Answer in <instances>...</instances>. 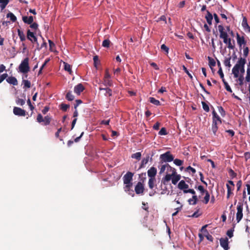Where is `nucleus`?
<instances>
[{"label":"nucleus","mask_w":250,"mask_h":250,"mask_svg":"<svg viewBox=\"0 0 250 250\" xmlns=\"http://www.w3.org/2000/svg\"><path fill=\"white\" fill-rule=\"evenodd\" d=\"M218 30L220 33L219 37L221 39H223L225 43L228 45V47L229 49H233L234 46L231 44V39L229 38L228 33L225 31L224 27L222 25H218Z\"/></svg>","instance_id":"nucleus-1"},{"label":"nucleus","mask_w":250,"mask_h":250,"mask_svg":"<svg viewBox=\"0 0 250 250\" xmlns=\"http://www.w3.org/2000/svg\"><path fill=\"white\" fill-rule=\"evenodd\" d=\"M246 63V60L245 58L242 57L239 58L238 61L232 69V73L234 78H237L239 77V70L241 69V68L245 67Z\"/></svg>","instance_id":"nucleus-2"},{"label":"nucleus","mask_w":250,"mask_h":250,"mask_svg":"<svg viewBox=\"0 0 250 250\" xmlns=\"http://www.w3.org/2000/svg\"><path fill=\"white\" fill-rule=\"evenodd\" d=\"M29 70V58L27 57L22 60L19 65L18 71L22 73H27Z\"/></svg>","instance_id":"nucleus-3"},{"label":"nucleus","mask_w":250,"mask_h":250,"mask_svg":"<svg viewBox=\"0 0 250 250\" xmlns=\"http://www.w3.org/2000/svg\"><path fill=\"white\" fill-rule=\"evenodd\" d=\"M174 159V156L171 154L170 151L162 154L160 156L159 163L163 164L164 163H168L172 162Z\"/></svg>","instance_id":"nucleus-4"},{"label":"nucleus","mask_w":250,"mask_h":250,"mask_svg":"<svg viewBox=\"0 0 250 250\" xmlns=\"http://www.w3.org/2000/svg\"><path fill=\"white\" fill-rule=\"evenodd\" d=\"M51 121V117L50 116L47 115L44 118L41 113H39L37 117V121L40 124L43 125H47L50 124Z\"/></svg>","instance_id":"nucleus-5"},{"label":"nucleus","mask_w":250,"mask_h":250,"mask_svg":"<svg viewBox=\"0 0 250 250\" xmlns=\"http://www.w3.org/2000/svg\"><path fill=\"white\" fill-rule=\"evenodd\" d=\"M243 205L242 203L239 202L237 206V213H236V220L237 223H239L242 219L243 216Z\"/></svg>","instance_id":"nucleus-6"},{"label":"nucleus","mask_w":250,"mask_h":250,"mask_svg":"<svg viewBox=\"0 0 250 250\" xmlns=\"http://www.w3.org/2000/svg\"><path fill=\"white\" fill-rule=\"evenodd\" d=\"M134 175V173L128 171L127 173L123 176V179L124 184H132V181L133 180V176Z\"/></svg>","instance_id":"nucleus-7"},{"label":"nucleus","mask_w":250,"mask_h":250,"mask_svg":"<svg viewBox=\"0 0 250 250\" xmlns=\"http://www.w3.org/2000/svg\"><path fill=\"white\" fill-rule=\"evenodd\" d=\"M145 190L144 185L141 182H138L135 187L134 191L137 194H144Z\"/></svg>","instance_id":"nucleus-8"},{"label":"nucleus","mask_w":250,"mask_h":250,"mask_svg":"<svg viewBox=\"0 0 250 250\" xmlns=\"http://www.w3.org/2000/svg\"><path fill=\"white\" fill-rule=\"evenodd\" d=\"M13 113L17 116H25L26 115V111L21 108L14 107L13 108Z\"/></svg>","instance_id":"nucleus-9"},{"label":"nucleus","mask_w":250,"mask_h":250,"mask_svg":"<svg viewBox=\"0 0 250 250\" xmlns=\"http://www.w3.org/2000/svg\"><path fill=\"white\" fill-rule=\"evenodd\" d=\"M211 108L213 109L212 114V122L218 123L219 124H222V119L219 116V115L217 114L216 112L215 111L214 108L213 106H211Z\"/></svg>","instance_id":"nucleus-10"},{"label":"nucleus","mask_w":250,"mask_h":250,"mask_svg":"<svg viewBox=\"0 0 250 250\" xmlns=\"http://www.w3.org/2000/svg\"><path fill=\"white\" fill-rule=\"evenodd\" d=\"M220 243L221 246L225 250H229V240L227 237L221 238L220 239Z\"/></svg>","instance_id":"nucleus-11"},{"label":"nucleus","mask_w":250,"mask_h":250,"mask_svg":"<svg viewBox=\"0 0 250 250\" xmlns=\"http://www.w3.org/2000/svg\"><path fill=\"white\" fill-rule=\"evenodd\" d=\"M125 185V186L124 188L125 191L128 194L130 195L132 197H134L135 195L134 191L131 189L133 184Z\"/></svg>","instance_id":"nucleus-12"},{"label":"nucleus","mask_w":250,"mask_h":250,"mask_svg":"<svg viewBox=\"0 0 250 250\" xmlns=\"http://www.w3.org/2000/svg\"><path fill=\"white\" fill-rule=\"evenodd\" d=\"M84 89V87L82 83H79L74 87V91L77 95H79Z\"/></svg>","instance_id":"nucleus-13"},{"label":"nucleus","mask_w":250,"mask_h":250,"mask_svg":"<svg viewBox=\"0 0 250 250\" xmlns=\"http://www.w3.org/2000/svg\"><path fill=\"white\" fill-rule=\"evenodd\" d=\"M157 174L156 168L152 167L147 171V175L149 178H155V176Z\"/></svg>","instance_id":"nucleus-14"},{"label":"nucleus","mask_w":250,"mask_h":250,"mask_svg":"<svg viewBox=\"0 0 250 250\" xmlns=\"http://www.w3.org/2000/svg\"><path fill=\"white\" fill-rule=\"evenodd\" d=\"M242 25L246 32L250 33V27L248 25L247 18L245 17L243 18Z\"/></svg>","instance_id":"nucleus-15"},{"label":"nucleus","mask_w":250,"mask_h":250,"mask_svg":"<svg viewBox=\"0 0 250 250\" xmlns=\"http://www.w3.org/2000/svg\"><path fill=\"white\" fill-rule=\"evenodd\" d=\"M100 91H104L105 92L104 95L106 97H110L112 95V91L109 88H103L102 87H99Z\"/></svg>","instance_id":"nucleus-16"},{"label":"nucleus","mask_w":250,"mask_h":250,"mask_svg":"<svg viewBox=\"0 0 250 250\" xmlns=\"http://www.w3.org/2000/svg\"><path fill=\"white\" fill-rule=\"evenodd\" d=\"M22 19L25 23H27L28 24H31L34 21L33 17L31 16L29 17L23 16L22 17Z\"/></svg>","instance_id":"nucleus-17"},{"label":"nucleus","mask_w":250,"mask_h":250,"mask_svg":"<svg viewBox=\"0 0 250 250\" xmlns=\"http://www.w3.org/2000/svg\"><path fill=\"white\" fill-rule=\"evenodd\" d=\"M6 81L10 84L14 85H17L18 84L17 79L13 76L9 77L6 79Z\"/></svg>","instance_id":"nucleus-18"},{"label":"nucleus","mask_w":250,"mask_h":250,"mask_svg":"<svg viewBox=\"0 0 250 250\" xmlns=\"http://www.w3.org/2000/svg\"><path fill=\"white\" fill-rule=\"evenodd\" d=\"M178 188L181 190L188 189V185L184 180H181L178 185Z\"/></svg>","instance_id":"nucleus-19"},{"label":"nucleus","mask_w":250,"mask_h":250,"mask_svg":"<svg viewBox=\"0 0 250 250\" xmlns=\"http://www.w3.org/2000/svg\"><path fill=\"white\" fill-rule=\"evenodd\" d=\"M205 18L207 20L208 23L209 25H211L212 21L213 19V16L208 11H207V15L206 16Z\"/></svg>","instance_id":"nucleus-20"},{"label":"nucleus","mask_w":250,"mask_h":250,"mask_svg":"<svg viewBox=\"0 0 250 250\" xmlns=\"http://www.w3.org/2000/svg\"><path fill=\"white\" fill-rule=\"evenodd\" d=\"M236 39L237 43L240 46L242 44H245L246 43V41H245L244 37H241L238 34H237Z\"/></svg>","instance_id":"nucleus-21"},{"label":"nucleus","mask_w":250,"mask_h":250,"mask_svg":"<svg viewBox=\"0 0 250 250\" xmlns=\"http://www.w3.org/2000/svg\"><path fill=\"white\" fill-rule=\"evenodd\" d=\"M172 176L173 175H172V174H166V175L164 178H163L162 180V183L164 185H166L167 182H169L170 179H172Z\"/></svg>","instance_id":"nucleus-22"},{"label":"nucleus","mask_w":250,"mask_h":250,"mask_svg":"<svg viewBox=\"0 0 250 250\" xmlns=\"http://www.w3.org/2000/svg\"><path fill=\"white\" fill-rule=\"evenodd\" d=\"M227 188V198L229 199L231 195L233 194L232 191L234 190V188L233 187H230V186L228 184H226Z\"/></svg>","instance_id":"nucleus-23"},{"label":"nucleus","mask_w":250,"mask_h":250,"mask_svg":"<svg viewBox=\"0 0 250 250\" xmlns=\"http://www.w3.org/2000/svg\"><path fill=\"white\" fill-rule=\"evenodd\" d=\"M18 36L21 42H23L26 40L25 36L23 32L20 29H18L17 30Z\"/></svg>","instance_id":"nucleus-24"},{"label":"nucleus","mask_w":250,"mask_h":250,"mask_svg":"<svg viewBox=\"0 0 250 250\" xmlns=\"http://www.w3.org/2000/svg\"><path fill=\"white\" fill-rule=\"evenodd\" d=\"M181 178V176L180 175H174V176H172V183L174 185H176L177 182L180 180Z\"/></svg>","instance_id":"nucleus-25"},{"label":"nucleus","mask_w":250,"mask_h":250,"mask_svg":"<svg viewBox=\"0 0 250 250\" xmlns=\"http://www.w3.org/2000/svg\"><path fill=\"white\" fill-rule=\"evenodd\" d=\"M149 155H147L146 158H144L142 160V161L141 162V165L139 167V169L144 167V166L148 163V162L149 161Z\"/></svg>","instance_id":"nucleus-26"},{"label":"nucleus","mask_w":250,"mask_h":250,"mask_svg":"<svg viewBox=\"0 0 250 250\" xmlns=\"http://www.w3.org/2000/svg\"><path fill=\"white\" fill-rule=\"evenodd\" d=\"M22 84H23V88L24 89L29 88L31 87V82L28 80L23 79Z\"/></svg>","instance_id":"nucleus-27"},{"label":"nucleus","mask_w":250,"mask_h":250,"mask_svg":"<svg viewBox=\"0 0 250 250\" xmlns=\"http://www.w3.org/2000/svg\"><path fill=\"white\" fill-rule=\"evenodd\" d=\"M156 182L155 178H149L148 182V187L150 189H153Z\"/></svg>","instance_id":"nucleus-28"},{"label":"nucleus","mask_w":250,"mask_h":250,"mask_svg":"<svg viewBox=\"0 0 250 250\" xmlns=\"http://www.w3.org/2000/svg\"><path fill=\"white\" fill-rule=\"evenodd\" d=\"M35 34L30 31L29 29L27 30V38L28 40H29L30 41H32V39H33L34 37H35Z\"/></svg>","instance_id":"nucleus-29"},{"label":"nucleus","mask_w":250,"mask_h":250,"mask_svg":"<svg viewBox=\"0 0 250 250\" xmlns=\"http://www.w3.org/2000/svg\"><path fill=\"white\" fill-rule=\"evenodd\" d=\"M219 124L218 123H213L212 122V126H211V130L214 134V135H216V132H217V131L218 130V125Z\"/></svg>","instance_id":"nucleus-30"},{"label":"nucleus","mask_w":250,"mask_h":250,"mask_svg":"<svg viewBox=\"0 0 250 250\" xmlns=\"http://www.w3.org/2000/svg\"><path fill=\"white\" fill-rule=\"evenodd\" d=\"M9 2V0H0V7L1 9L5 8Z\"/></svg>","instance_id":"nucleus-31"},{"label":"nucleus","mask_w":250,"mask_h":250,"mask_svg":"<svg viewBox=\"0 0 250 250\" xmlns=\"http://www.w3.org/2000/svg\"><path fill=\"white\" fill-rule=\"evenodd\" d=\"M65 98L69 101H72L74 99V96L72 94L71 91H69L66 94Z\"/></svg>","instance_id":"nucleus-32"},{"label":"nucleus","mask_w":250,"mask_h":250,"mask_svg":"<svg viewBox=\"0 0 250 250\" xmlns=\"http://www.w3.org/2000/svg\"><path fill=\"white\" fill-rule=\"evenodd\" d=\"M149 102L156 105H159L161 104L160 101L158 100L155 99L153 97L149 98Z\"/></svg>","instance_id":"nucleus-33"},{"label":"nucleus","mask_w":250,"mask_h":250,"mask_svg":"<svg viewBox=\"0 0 250 250\" xmlns=\"http://www.w3.org/2000/svg\"><path fill=\"white\" fill-rule=\"evenodd\" d=\"M141 156H142L141 153L140 152H136L135 153L132 154L131 158L136 159L138 160H140L141 159Z\"/></svg>","instance_id":"nucleus-34"},{"label":"nucleus","mask_w":250,"mask_h":250,"mask_svg":"<svg viewBox=\"0 0 250 250\" xmlns=\"http://www.w3.org/2000/svg\"><path fill=\"white\" fill-rule=\"evenodd\" d=\"M167 172H171L172 175H174L175 174H176V169L172 167L168 164L167 168Z\"/></svg>","instance_id":"nucleus-35"},{"label":"nucleus","mask_w":250,"mask_h":250,"mask_svg":"<svg viewBox=\"0 0 250 250\" xmlns=\"http://www.w3.org/2000/svg\"><path fill=\"white\" fill-rule=\"evenodd\" d=\"M7 17L9 18L13 22H15L17 20L16 17L11 12H9L7 14Z\"/></svg>","instance_id":"nucleus-36"},{"label":"nucleus","mask_w":250,"mask_h":250,"mask_svg":"<svg viewBox=\"0 0 250 250\" xmlns=\"http://www.w3.org/2000/svg\"><path fill=\"white\" fill-rule=\"evenodd\" d=\"M16 103L17 104L21 105V106H22L23 105H24L25 104V100L23 99H21L19 98H17L16 99Z\"/></svg>","instance_id":"nucleus-37"},{"label":"nucleus","mask_w":250,"mask_h":250,"mask_svg":"<svg viewBox=\"0 0 250 250\" xmlns=\"http://www.w3.org/2000/svg\"><path fill=\"white\" fill-rule=\"evenodd\" d=\"M167 166H168V164L167 163H166L165 164H164V165H162L161 167L160 168L159 173L160 174H162L163 173H164L165 172L166 169L167 170Z\"/></svg>","instance_id":"nucleus-38"},{"label":"nucleus","mask_w":250,"mask_h":250,"mask_svg":"<svg viewBox=\"0 0 250 250\" xmlns=\"http://www.w3.org/2000/svg\"><path fill=\"white\" fill-rule=\"evenodd\" d=\"M60 108L63 111H66L70 107L69 104H65L62 103L60 104Z\"/></svg>","instance_id":"nucleus-39"},{"label":"nucleus","mask_w":250,"mask_h":250,"mask_svg":"<svg viewBox=\"0 0 250 250\" xmlns=\"http://www.w3.org/2000/svg\"><path fill=\"white\" fill-rule=\"evenodd\" d=\"M208 60L209 61V65L210 68L215 66L216 62L213 59L211 58L210 57H208Z\"/></svg>","instance_id":"nucleus-40"},{"label":"nucleus","mask_w":250,"mask_h":250,"mask_svg":"<svg viewBox=\"0 0 250 250\" xmlns=\"http://www.w3.org/2000/svg\"><path fill=\"white\" fill-rule=\"evenodd\" d=\"M104 82L106 86H112L113 85V83L110 79H104Z\"/></svg>","instance_id":"nucleus-41"},{"label":"nucleus","mask_w":250,"mask_h":250,"mask_svg":"<svg viewBox=\"0 0 250 250\" xmlns=\"http://www.w3.org/2000/svg\"><path fill=\"white\" fill-rule=\"evenodd\" d=\"M230 59H231L230 57L229 58H226L224 62V65L226 66H228L229 68H230L231 66L230 62Z\"/></svg>","instance_id":"nucleus-42"},{"label":"nucleus","mask_w":250,"mask_h":250,"mask_svg":"<svg viewBox=\"0 0 250 250\" xmlns=\"http://www.w3.org/2000/svg\"><path fill=\"white\" fill-rule=\"evenodd\" d=\"M64 69L65 71H68L70 74H71L72 70L71 68V65L66 62H64Z\"/></svg>","instance_id":"nucleus-43"},{"label":"nucleus","mask_w":250,"mask_h":250,"mask_svg":"<svg viewBox=\"0 0 250 250\" xmlns=\"http://www.w3.org/2000/svg\"><path fill=\"white\" fill-rule=\"evenodd\" d=\"M205 194V196L204 197V202L205 204H207L209 202V198H210V195H209L208 191H206V192Z\"/></svg>","instance_id":"nucleus-44"},{"label":"nucleus","mask_w":250,"mask_h":250,"mask_svg":"<svg viewBox=\"0 0 250 250\" xmlns=\"http://www.w3.org/2000/svg\"><path fill=\"white\" fill-rule=\"evenodd\" d=\"M110 41L108 39L104 40L103 42L102 46L104 47L108 48L109 47Z\"/></svg>","instance_id":"nucleus-45"},{"label":"nucleus","mask_w":250,"mask_h":250,"mask_svg":"<svg viewBox=\"0 0 250 250\" xmlns=\"http://www.w3.org/2000/svg\"><path fill=\"white\" fill-rule=\"evenodd\" d=\"M195 188H196V187H195ZM197 188L199 191H200L202 195H203L204 194H205L206 192V191H207V190H205L204 189V187L201 185L199 186Z\"/></svg>","instance_id":"nucleus-46"},{"label":"nucleus","mask_w":250,"mask_h":250,"mask_svg":"<svg viewBox=\"0 0 250 250\" xmlns=\"http://www.w3.org/2000/svg\"><path fill=\"white\" fill-rule=\"evenodd\" d=\"M223 82L225 86V88L226 89V90L229 92H232V90L230 87L229 86V85L228 84V83L225 81V79L223 80Z\"/></svg>","instance_id":"nucleus-47"},{"label":"nucleus","mask_w":250,"mask_h":250,"mask_svg":"<svg viewBox=\"0 0 250 250\" xmlns=\"http://www.w3.org/2000/svg\"><path fill=\"white\" fill-rule=\"evenodd\" d=\"M218 108L219 112L220 113L221 115L223 117H225L226 115V112H225V110L224 109V108L221 106H218Z\"/></svg>","instance_id":"nucleus-48"},{"label":"nucleus","mask_w":250,"mask_h":250,"mask_svg":"<svg viewBox=\"0 0 250 250\" xmlns=\"http://www.w3.org/2000/svg\"><path fill=\"white\" fill-rule=\"evenodd\" d=\"M173 162L174 163L178 166H181L183 164V161L178 159H175V160L173 159Z\"/></svg>","instance_id":"nucleus-49"},{"label":"nucleus","mask_w":250,"mask_h":250,"mask_svg":"<svg viewBox=\"0 0 250 250\" xmlns=\"http://www.w3.org/2000/svg\"><path fill=\"white\" fill-rule=\"evenodd\" d=\"M202 104L203 108L205 111L208 112L209 111L208 105L205 102H202Z\"/></svg>","instance_id":"nucleus-50"},{"label":"nucleus","mask_w":250,"mask_h":250,"mask_svg":"<svg viewBox=\"0 0 250 250\" xmlns=\"http://www.w3.org/2000/svg\"><path fill=\"white\" fill-rule=\"evenodd\" d=\"M160 135H166L167 134L166 128L162 127L158 133Z\"/></svg>","instance_id":"nucleus-51"},{"label":"nucleus","mask_w":250,"mask_h":250,"mask_svg":"<svg viewBox=\"0 0 250 250\" xmlns=\"http://www.w3.org/2000/svg\"><path fill=\"white\" fill-rule=\"evenodd\" d=\"M246 81L248 82H250V69L247 68V75L246 77Z\"/></svg>","instance_id":"nucleus-52"},{"label":"nucleus","mask_w":250,"mask_h":250,"mask_svg":"<svg viewBox=\"0 0 250 250\" xmlns=\"http://www.w3.org/2000/svg\"><path fill=\"white\" fill-rule=\"evenodd\" d=\"M8 77L7 73H4L0 76V83H1L4 79H6Z\"/></svg>","instance_id":"nucleus-53"},{"label":"nucleus","mask_w":250,"mask_h":250,"mask_svg":"<svg viewBox=\"0 0 250 250\" xmlns=\"http://www.w3.org/2000/svg\"><path fill=\"white\" fill-rule=\"evenodd\" d=\"M238 78L239 83L240 85L243 84V81H244V76L243 75H239Z\"/></svg>","instance_id":"nucleus-54"},{"label":"nucleus","mask_w":250,"mask_h":250,"mask_svg":"<svg viewBox=\"0 0 250 250\" xmlns=\"http://www.w3.org/2000/svg\"><path fill=\"white\" fill-rule=\"evenodd\" d=\"M184 193H190L192 194L193 195H195V191L193 189H185L184 190Z\"/></svg>","instance_id":"nucleus-55"},{"label":"nucleus","mask_w":250,"mask_h":250,"mask_svg":"<svg viewBox=\"0 0 250 250\" xmlns=\"http://www.w3.org/2000/svg\"><path fill=\"white\" fill-rule=\"evenodd\" d=\"M161 49L165 51L167 54L168 53L169 48L165 44L161 45Z\"/></svg>","instance_id":"nucleus-56"},{"label":"nucleus","mask_w":250,"mask_h":250,"mask_svg":"<svg viewBox=\"0 0 250 250\" xmlns=\"http://www.w3.org/2000/svg\"><path fill=\"white\" fill-rule=\"evenodd\" d=\"M30 27L33 29L37 30L38 28V24L36 22H32L30 25Z\"/></svg>","instance_id":"nucleus-57"},{"label":"nucleus","mask_w":250,"mask_h":250,"mask_svg":"<svg viewBox=\"0 0 250 250\" xmlns=\"http://www.w3.org/2000/svg\"><path fill=\"white\" fill-rule=\"evenodd\" d=\"M227 235L229 237L231 238L233 236V229H229L227 232Z\"/></svg>","instance_id":"nucleus-58"},{"label":"nucleus","mask_w":250,"mask_h":250,"mask_svg":"<svg viewBox=\"0 0 250 250\" xmlns=\"http://www.w3.org/2000/svg\"><path fill=\"white\" fill-rule=\"evenodd\" d=\"M50 107L49 106H45L44 108L42 110V112L43 114L45 115L49 110Z\"/></svg>","instance_id":"nucleus-59"},{"label":"nucleus","mask_w":250,"mask_h":250,"mask_svg":"<svg viewBox=\"0 0 250 250\" xmlns=\"http://www.w3.org/2000/svg\"><path fill=\"white\" fill-rule=\"evenodd\" d=\"M218 73L219 74V75H220L221 78L222 79V80H223V79H224V74H223V71H222V67H220V68H219V70H218Z\"/></svg>","instance_id":"nucleus-60"},{"label":"nucleus","mask_w":250,"mask_h":250,"mask_svg":"<svg viewBox=\"0 0 250 250\" xmlns=\"http://www.w3.org/2000/svg\"><path fill=\"white\" fill-rule=\"evenodd\" d=\"M205 237L207 238V239L211 241V242H212L213 241V237L211 235L209 234V233L207 234H205Z\"/></svg>","instance_id":"nucleus-61"},{"label":"nucleus","mask_w":250,"mask_h":250,"mask_svg":"<svg viewBox=\"0 0 250 250\" xmlns=\"http://www.w3.org/2000/svg\"><path fill=\"white\" fill-rule=\"evenodd\" d=\"M249 51V49L248 47H246V48H244V49L243 50V53H244V56L245 58H246L248 56Z\"/></svg>","instance_id":"nucleus-62"},{"label":"nucleus","mask_w":250,"mask_h":250,"mask_svg":"<svg viewBox=\"0 0 250 250\" xmlns=\"http://www.w3.org/2000/svg\"><path fill=\"white\" fill-rule=\"evenodd\" d=\"M188 170H190V171L192 172V173L193 174H194V173H195V172H196V170H195V168H193V167H190V166H188V167L186 168V171H188Z\"/></svg>","instance_id":"nucleus-63"},{"label":"nucleus","mask_w":250,"mask_h":250,"mask_svg":"<svg viewBox=\"0 0 250 250\" xmlns=\"http://www.w3.org/2000/svg\"><path fill=\"white\" fill-rule=\"evenodd\" d=\"M160 126V123L159 122H157L154 125L153 128L154 129L157 130L159 129Z\"/></svg>","instance_id":"nucleus-64"}]
</instances>
